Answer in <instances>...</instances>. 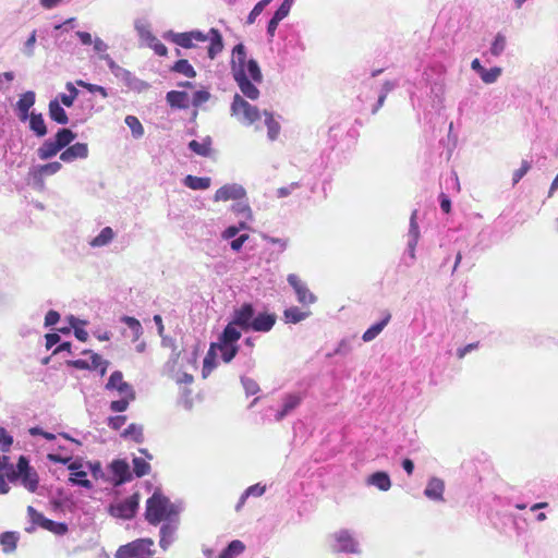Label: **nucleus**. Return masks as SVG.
Listing matches in <instances>:
<instances>
[{
  "instance_id": "obj_47",
  "label": "nucleus",
  "mask_w": 558,
  "mask_h": 558,
  "mask_svg": "<svg viewBox=\"0 0 558 558\" xmlns=\"http://www.w3.org/2000/svg\"><path fill=\"white\" fill-rule=\"evenodd\" d=\"M109 362L104 360L99 354L93 353L90 355L89 369H99L101 375H105L108 368Z\"/></svg>"
},
{
  "instance_id": "obj_26",
  "label": "nucleus",
  "mask_w": 558,
  "mask_h": 558,
  "mask_svg": "<svg viewBox=\"0 0 558 558\" xmlns=\"http://www.w3.org/2000/svg\"><path fill=\"white\" fill-rule=\"evenodd\" d=\"M214 344L216 345V350L220 351L221 359L225 363H230L238 354L239 347L235 343L219 341Z\"/></svg>"
},
{
  "instance_id": "obj_3",
  "label": "nucleus",
  "mask_w": 558,
  "mask_h": 558,
  "mask_svg": "<svg viewBox=\"0 0 558 558\" xmlns=\"http://www.w3.org/2000/svg\"><path fill=\"white\" fill-rule=\"evenodd\" d=\"M236 82L242 94L251 100H256L259 97V90L254 83L263 81V74L257 61L251 59L247 62V73H238L233 77Z\"/></svg>"
},
{
  "instance_id": "obj_35",
  "label": "nucleus",
  "mask_w": 558,
  "mask_h": 558,
  "mask_svg": "<svg viewBox=\"0 0 558 558\" xmlns=\"http://www.w3.org/2000/svg\"><path fill=\"white\" fill-rule=\"evenodd\" d=\"M175 532V526L171 524H163L160 529L159 545L163 550H167L172 543V536Z\"/></svg>"
},
{
  "instance_id": "obj_15",
  "label": "nucleus",
  "mask_w": 558,
  "mask_h": 558,
  "mask_svg": "<svg viewBox=\"0 0 558 558\" xmlns=\"http://www.w3.org/2000/svg\"><path fill=\"white\" fill-rule=\"evenodd\" d=\"M390 319H391V313L388 310H385L381 313V319L378 323L372 325L363 333V336H362L363 341L369 342V341L374 340L384 330V328L388 325Z\"/></svg>"
},
{
  "instance_id": "obj_1",
  "label": "nucleus",
  "mask_w": 558,
  "mask_h": 558,
  "mask_svg": "<svg viewBox=\"0 0 558 558\" xmlns=\"http://www.w3.org/2000/svg\"><path fill=\"white\" fill-rule=\"evenodd\" d=\"M209 40L207 54L210 60H214L223 50V39L217 28H210L207 34L201 31H191L185 33H178L172 35V41L178 46L190 49L194 47V41Z\"/></svg>"
},
{
  "instance_id": "obj_34",
  "label": "nucleus",
  "mask_w": 558,
  "mask_h": 558,
  "mask_svg": "<svg viewBox=\"0 0 558 558\" xmlns=\"http://www.w3.org/2000/svg\"><path fill=\"white\" fill-rule=\"evenodd\" d=\"M76 138V134L70 129H60L54 135L53 141L60 146L61 150L69 146Z\"/></svg>"
},
{
  "instance_id": "obj_57",
  "label": "nucleus",
  "mask_w": 558,
  "mask_h": 558,
  "mask_svg": "<svg viewBox=\"0 0 558 558\" xmlns=\"http://www.w3.org/2000/svg\"><path fill=\"white\" fill-rule=\"evenodd\" d=\"M210 97V94L207 90H197L193 95L192 105L194 107H198L206 102Z\"/></svg>"
},
{
  "instance_id": "obj_42",
  "label": "nucleus",
  "mask_w": 558,
  "mask_h": 558,
  "mask_svg": "<svg viewBox=\"0 0 558 558\" xmlns=\"http://www.w3.org/2000/svg\"><path fill=\"white\" fill-rule=\"evenodd\" d=\"M135 29L140 36V38L145 41L147 45H149L156 36L150 32L149 25L144 22H136L135 23Z\"/></svg>"
},
{
  "instance_id": "obj_58",
  "label": "nucleus",
  "mask_w": 558,
  "mask_h": 558,
  "mask_svg": "<svg viewBox=\"0 0 558 558\" xmlns=\"http://www.w3.org/2000/svg\"><path fill=\"white\" fill-rule=\"evenodd\" d=\"M148 47L160 57H165L168 53L167 47L157 37L148 45Z\"/></svg>"
},
{
  "instance_id": "obj_43",
  "label": "nucleus",
  "mask_w": 558,
  "mask_h": 558,
  "mask_svg": "<svg viewBox=\"0 0 558 558\" xmlns=\"http://www.w3.org/2000/svg\"><path fill=\"white\" fill-rule=\"evenodd\" d=\"M43 530L49 531L54 535H64L68 533V525L63 522H54L50 519L44 522Z\"/></svg>"
},
{
  "instance_id": "obj_24",
  "label": "nucleus",
  "mask_w": 558,
  "mask_h": 558,
  "mask_svg": "<svg viewBox=\"0 0 558 558\" xmlns=\"http://www.w3.org/2000/svg\"><path fill=\"white\" fill-rule=\"evenodd\" d=\"M61 168H62V165L59 161L48 162L46 165L36 167L33 170V177L35 179H43L45 177L52 175V174L59 172L61 170Z\"/></svg>"
},
{
  "instance_id": "obj_21",
  "label": "nucleus",
  "mask_w": 558,
  "mask_h": 558,
  "mask_svg": "<svg viewBox=\"0 0 558 558\" xmlns=\"http://www.w3.org/2000/svg\"><path fill=\"white\" fill-rule=\"evenodd\" d=\"M367 484L376 486L378 489L383 492H387L391 487V481L387 472L378 471L373 473L367 478Z\"/></svg>"
},
{
  "instance_id": "obj_38",
  "label": "nucleus",
  "mask_w": 558,
  "mask_h": 558,
  "mask_svg": "<svg viewBox=\"0 0 558 558\" xmlns=\"http://www.w3.org/2000/svg\"><path fill=\"white\" fill-rule=\"evenodd\" d=\"M216 345L211 344L203 362V376L206 377L216 367Z\"/></svg>"
},
{
  "instance_id": "obj_4",
  "label": "nucleus",
  "mask_w": 558,
  "mask_h": 558,
  "mask_svg": "<svg viewBox=\"0 0 558 558\" xmlns=\"http://www.w3.org/2000/svg\"><path fill=\"white\" fill-rule=\"evenodd\" d=\"M173 513L169 499L161 494L154 493L146 501L145 519L151 525H157Z\"/></svg>"
},
{
  "instance_id": "obj_9",
  "label": "nucleus",
  "mask_w": 558,
  "mask_h": 558,
  "mask_svg": "<svg viewBox=\"0 0 558 558\" xmlns=\"http://www.w3.org/2000/svg\"><path fill=\"white\" fill-rule=\"evenodd\" d=\"M68 469L71 471L69 478L71 483L88 489L93 487L92 482L87 480V472L84 470V464L82 461L76 460L71 462L68 465Z\"/></svg>"
},
{
  "instance_id": "obj_39",
  "label": "nucleus",
  "mask_w": 558,
  "mask_h": 558,
  "mask_svg": "<svg viewBox=\"0 0 558 558\" xmlns=\"http://www.w3.org/2000/svg\"><path fill=\"white\" fill-rule=\"evenodd\" d=\"M112 239H113L112 229L110 227H106L100 231V233L97 236H95L90 241V245L94 247L104 246V245L108 244Z\"/></svg>"
},
{
  "instance_id": "obj_60",
  "label": "nucleus",
  "mask_w": 558,
  "mask_h": 558,
  "mask_svg": "<svg viewBox=\"0 0 558 558\" xmlns=\"http://www.w3.org/2000/svg\"><path fill=\"white\" fill-rule=\"evenodd\" d=\"M245 228H246V225L244 222H241L239 227H234V226L229 227L223 231L222 236L225 239H231V238L235 236L241 229H245Z\"/></svg>"
},
{
  "instance_id": "obj_28",
  "label": "nucleus",
  "mask_w": 558,
  "mask_h": 558,
  "mask_svg": "<svg viewBox=\"0 0 558 558\" xmlns=\"http://www.w3.org/2000/svg\"><path fill=\"white\" fill-rule=\"evenodd\" d=\"M8 470H10L11 472H9L7 475H8V478L10 481H15L17 480L22 474L24 473H27L29 472L32 469L29 468V463H28V460L26 457L24 456H21L17 460V464H16V470L13 469V465H10L8 466Z\"/></svg>"
},
{
  "instance_id": "obj_12",
  "label": "nucleus",
  "mask_w": 558,
  "mask_h": 558,
  "mask_svg": "<svg viewBox=\"0 0 558 558\" xmlns=\"http://www.w3.org/2000/svg\"><path fill=\"white\" fill-rule=\"evenodd\" d=\"M114 485H121L132 480L129 464L124 460H114L110 464Z\"/></svg>"
},
{
  "instance_id": "obj_62",
  "label": "nucleus",
  "mask_w": 558,
  "mask_h": 558,
  "mask_svg": "<svg viewBox=\"0 0 558 558\" xmlns=\"http://www.w3.org/2000/svg\"><path fill=\"white\" fill-rule=\"evenodd\" d=\"M248 234H241L239 238L231 241L230 246L233 251H240L243 244L247 241Z\"/></svg>"
},
{
  "instance_id": "obj_19",
  "label": "nucleus",
  "mask_w": 558,
  "mask_h": 558,
  "mask_svg": "<svg viewBox=\"0 0 558 558\" xmlns=\"http://www.w3.org/2000/svg\"><path fill=\"white\" fill-rule=\"evenodd\" d=\"M48 113L50 119L59 124H66L69 122V117L65 110L61 107L59 99L50 100L48 105Z\"/></svg>"
},
{
  "instance_id": "obj_64",
  "label": "nucleus",
  "mask_w": 558,
  "mask_h": 558,
  "mask_svg": "<svg viewBox=\"0 0 558 558\" xmlns=\"http://www.w3.org/2000/svg\"><path fill=\"white\" fill-rule=\"evenodd\" d=\"M440 208L446 214H449L451 210V202L445 193L440 194Z\"/></svg>"
},
{
  "instance_id": "obj_44",
  "label": "nucleus",
  "mask_w": 558,
  "mask_h": 558,
  "mask_svg": "<svg viewBox=\"0 0 558 558\" xmlns=\"http://www.w3.org/2000/svg\"><path fill=\"white\" fill-rule=\"evenodd\" d=\"M133 472L137 477L147 475L150 472V464L144 458L136 457L133 459Z\"/></svg>"
},
{
  "instance_id": "obj_6",
  "label": "nucleus",
  "mask_w": 558,
  "mask_h": 558,
  "mask_svg": "<svg viewBox=\"0 0 558 558\" xmlns=\"http://www.w3.org/2000/svg\"><path fill=\"white\" fill-rule=\"evenodd\" d=\"M289 284L293 288L298 301L303 305H311L316 302L317 298L310 291L305 282L295 274L288 275Z\"/></svg>"
},
{
  "instance_id": "obj_63",
  "label": "nucleus",
  "mask_w": 558,
  "mask_h": 558,
  "mask_svg": "<svg viewBox=\"0 0 558 558\" xmlns=\"http://www.w3.org/2000/svg\"><path fill=\"white\" fill-rule=\"evenodd\" d=\"M281 21H282L281 19L277 17L275 15L270 19V21L268 22V26H267V33L270 37H272L275 35L277 27Z\"/></svg>"
},
{
  "instance_id": "obj_31",
  "label": "nucleus",
  "mask_w": 558,
  "mask_h": 558,
  "mask_svg": "<svg viewBox=\"0 0 558 558\" xmlns=\"http://www.w3.org/2000/svg\"><path fill=\"white\" fill-rule=\"evenodd\" d=\"M245 549V545L239 541H232L218 556V558H235L242 554Z\"/></svg>"
},
{
  "instance_id": "obj_40",
  "label": "nucleus",
  "mask_w": 558,
  "mask_h": 558,
  "mask_svg": "<svg viewBox=\"0 0 558 558\" xmlns=\"http://www.w3.org/2000/svg\"><path fill=\"white\" fill-rule=\"evenodd\" d=\"M284 318L288 323L296 324L308 316V313L302 312L299 307L292 306L284 311Z\"/></svg>"
},
{
  "instance_id": "obj_17",
  "label": "nucleus",
  "mask_w": 558,
  "mask_h": 558,
  "mask_svg": "<svg viewBox=\"0 0 558 558\" xmlns=\"http://www.w3.org/2000/svg\"><path fill=\"white\" fill-rule=\"evenodd\" d=\"M445 490V483L442 480L433 477L428 481L424 494L427 498L433 500H442Z\"/></svg>"
},
{
  "instance_id": "obj_50",
  "label": "nucleus",
  "mask_w": 558,
  "mask_h": 558,
  "mask_svg": "<svg viewBox=\"0 0 558 558\" xmlns=\"http://www.w3.org/2000/svg\"><path fill=\"white\" fill-rule=\"evenodd\" d=\"M506 48V37L502 34H497L495 37V40L492 44L490 47V53L495 57H498L501 54V52Z\"/></svg>"
},
{
  "instance_id": "obj_7",
  "label": "nucleus",
  "mask_w": 558,
  "mask_h": 558,
  "mask_svg": "<svg viewBox=\"0 0 558 558\" xmlns=\"http://www.w3.org/2000/svg\"><path fill=\"white\" fill-rule=\"evenodd\" d=\"M138 508V496L137 494L118 502L110 507V513L120 519H132Z\"/></svg>"
},
{
  "instance_id": "obj_49",
  "label": "nucleus",
  "mask_w": 558,
  "mask_h": 558,
  "mask_svg": "<svg viewBox=\"0 0 558 558\" xmlns=\"http://www.w3.org/2000/svg\"><path fill=\"white\" fill-rule=\"evenodd\" d=\"M124 437H131L136 442L143 440V428L136 424H131L122 434Z\"/></svg>"
},
{
  "instance_id": "obj_13",
  "label": "nucleus",
  "mask_w": 558,
  "mask_h": 558,
  "mask_svg": "<svg viewBox=\"0 0 558 558\" xmlns=\"http://www.w3.org/2000/svg\"><path fill=\"white\" fill-rule=\"evenodd\" d=\"M88 156V147L85 143H75L68 146L61 154L60 159L64 162H72L75 159H83Z\"/></svg>"
},
{
  "instance_id": "obj_52",
  "label": "nucleus",
  "mask_w": 558,
  "mask_h": 558,
  "mask_svg": "<svg viewBox=\"0 0 558 558\" xmlns=\"http://www.w3.org/2000/svg\"><path fill=\"white\" fill-rule=\"evenodd\" d=\"M241 383L243 385V388L248 396H254L259 391V386L257 381L250 377H242Z\"/></svg>"
},
{
  "instance_id": "obj_33",
  "label": "nucleus",
  "mask_w": 558,
  "mask_h": 558,
  "mask_svg": "<svg viewBox=\"0 0 558 558\" xmlns=\"http://www.w3.org/2000/svg\"><path fill=\"white\" fill-rule=\"evenodd\" d=\"M189 148L199 156L208 157L211 153V141L210 138H206L203 142L193 140L189 143Z\"/></svg>"
},
{
  "instance_id": "obj_8",
  "label": "nucleus",
  "mask_w": 558,
  "mask_h": 558,
  "mask_svg": "<svg viewBox=\"0 0 558 558\" xmlns=\"http://www.w3.org/2000/svg\"><path fill=\"white\" fill-rule=\"evenodd\" d=\"M247 62L246 60V51L243 44H238L234 46L232 50V59H231V72L233 77L238 75V73H247Z\"/></svg>"
},
{
  "instance_id": "obj_55",
  "label": "nucleus",
  "mask_w": 558,
  "mask_h": 558,
  "mask_svg": "<svg viewBox=\"0 0 558 558\" xmlns=\"http://www.w3.org/2000/svg\"><path fill=\"white\" fill-rule=\"evenodd\" d=\"M531 169V163L527 160H523L521 167L517 169L512 174V183L517 184Z\"/></svg>"
},
{
  "instance_id": "obj_59",
  "label": "nucleus",
  "mask_w": 558,
  "mask_h": 558,
  "mask_svg": "<svg viewBox=\"0 0 558 558\" xmlns=\"http://www.w3.org/2000/svg\"><path fill=\"white\" fill-rule=\"evenodd\" d=\"M125 422H126L125 415H117V416L109 417L108 425L112 429L118 430L125 424Z\"/></svg>"
},
{
  "instance_id": "obj_36",
  "label": "nucleus",
  "mask_w": 558,
  "mask_h": 558,
  "mask_svg": "<svg viewBox=\"0 0 558 558\" xmlns=\"http://www.w3.org/2000/svg\"><path fill=\"white\" fill-rule=\"evenodd\" d=\"M265 123L268 130V137L270 141L277 140L280 133V124L275 120L274 116L268 111H264Z\"/></svg>"
},
{
  "instance_id": "obj_27",
  "label": "nucleus",
  "mask_w": 558,
  "mask_h": 558,
  "mask_svg": "<svg viewBox=\"0 0 558 558\" xmlns=\"http://www.w3.org/2000/svg\"><path fill=\"white\" fill-rule=\"evenodd\" d=\"M59 151H61L60 146H58L53 140H47L37 149V155H38L39 159L47 160V159L56 156Z\"/></svg>"
},
{
  "instance_id": "obj_61",
  "label": "nucleus",
  "mask_w": 558,
  "mask_h": 558,
  "mask_svg": "<svg viewBox=\"0 0 558 558\" xmlns=\"http://www.w3.org/2000/svg\"><path fill=\"white\" fill-rule=\"evenodd\" d=\"M60 319V315L57 311L50 310L45 317V325L46 326H53L56 325Z\"/></svg>"
},
{
  "instance_id": "obj_32",
  "label": "nucleus",
  "mask_w": 558,
  "mask_h": 558,
  "mask_svg": "<svg viewBox=\"0 0 558 558\" xmlns=\"http://www.w3.org/2000/svg\"><path fill=\"white\" fill-rule=\"evenodd\" d=\"M210 178L204 177H195V175H186L184 179V184L191 190H207L210 186Z\"/></svg>"
},
{
  "instance_id": "obj_37",
  "label": "nucleus",
  "mask_w": 558,
  "mask_h": 558,
  "mask_svg": "<svg viewBox=\"0 0 558 558\" xmlns=\"http://www.w3.org/2000/svg\"><path fill=\"white\" fill-rule=\"evenodd\" d=\"M21 481L23 486L31 493L36 492L38 487V475L35 471L31 470L27 473L22 474Z\"/></svg>"
},
{
  "instance_id": "obj_18",
  "label": "nucleus",
  "mask_w": 558,
  "mask_h": 558,
  "mask_svg": "<svg viewBox=\"0 0 558 558\" xmlns=\"http://www.w3.org/2000/svg\"><path fill=\"white\" fill-rule=\"evenodd\" d=\"M34 104H35V93L34 92H26L20 97V99L16 104V108L20 112L19 117L22 121H25L28 118L29 109L34 106Z\"/></svg>"
},
{
  "instance_id": "obj_53",
  "label": "nucleus",
  "mask_w": 558,
  "mask_h": 558,
  "mask_svg": "<svg viewBox=\"0 0 558 558\" xmlns=\"http://www.w3.org/2000/svg\"><path fill=\"white\" fill-rule=\"evenodd\" d=\"M13 444V437L8 434L5 428L0 427V450L8 452Z\"/></svg>"
},
{
  "instance_id": "obj_2",
  "label": "nucleus",
  "mask_w": 558,
  "mask_h": 558,
  "mask_svg": "<svg viewBox=\"0 0 558 558\" xmlns=\"http://www.w3.org/2000/svg\"><path fill=\"white\" fill-rule=\"evenodd\" d=\"M106 389L109 391H116L119 396V400L111 401L110 409L113 412H124L131 401L135 399V391L131 384L124 380L123 374L120 371H114L107 384Z\"/></svg>"
},
{
  "instance_id": "obj_51",
  "label": "nucleus",
  "mask_w": 558,
  "mask_h": 558,
  "mask_svg": "<svg viewBox=\"0 0 558 558\" xmlns=\"http://www.w3.org/2000/svg\"><path fill=\"white\" fill-rule=\"evenodd\" d=\"M265 490H266V487L262 486L260 484H255V485L250 486L245 490V493L242 495V497L240 499V506L244 504L245 499L248 496L259 497V496H262L265 493Z\"/></svg>"
},
{
  "instance_id": "obj_30",
  "label": "nucleus",
  "mask_w": 558,
  "mask_h": 558,
  "mask_svg": "<svg viewBox=\"0 0 558 558\" xmlns=\"http://www.w3.org/2000/svg\"><path fill=\"white\" fill-rule=\"evenodd\" d=\"M236 326L238 325L233 322L229 323L219 337V341L235 343L241 338V331L236 328Z\"/></svg>"
},
{
  "instance_id": "obj_20",
  "label": "nucleus",
  "mask_w": 558,
  "mask_h": 558,
  "mask_svg": "<svg viewBox=\"0 0 558 558\" xmlns=\"http://www.w3.org/2000/svg\"><path fill=\"white\" fill-rule=\"evenodd\" d=\"M302 401V397L300 395L291 393L287 395L283 398L282 410L279 411L276 415L277 421H281L287 414H289L292 410H294Z\"/></svg>"
},
{
  "instance_id": "obj_16",
  "label": "nucleus",
  "mask_w": 558,
  "mask_h": 558,
  "mask_svg": "<svg viewBox=\"0 0 558 558\" xmlns=\"http://www.w3.org/2000/svg\"><path fill=\"white\" fill-rule=\"evenodd\" d=\"M335 538L338 543V549L340 551H345V553H356L357 551L356 542L354 541V538L348 531L342 530V531L336 533Z\"/></svg>"
},
{
  "instance_id": "obj_48",
  "label": "nucleus",
  "mask_w": 558,
  "mask_h": 558,
  "mask_svg": "<svg viewBox=\"0 0 558 558\" xmlns=\"http://www.w3.org/2000/svg\"><path fill=\"white\" fill-rule=\"evenodd\" d=\"M500 74H501V69L498 66H495L489 70H487V69L483 70V72L480 76L484 83L492 84L498 80Z\"/></svg>"
},
{
  "instance_id": "obj_5",
  "label": "nucleus",
  "mask_w": 558,
  "mask_h": 558,
  "mask_svg": "<svg viewBox=\"0 0 558 558\" xmlns=\"http://www.w3.org/2000/svg\"><path fill=\"white\" fill-rule=\"evenodd\" d=\"M231 113L242 123L251 125L260 119V112L256 106L247 102L242 96L235 94L231 104Z\"/></svg>"
},
{
  "instance_id": "obj_29",
  "label": "nucleus",
  "mask_w": 558,
  "mask_h": 558,
  "mask_svg": "<svg viewBox=\"0 0 558 558\" xmlns=\"http://www.w3.org/2000/svg\"><path fill=\"white\" fill-rule=\"evenodd\" d=\"M29 128L38 136L43 137L47 134V126L41 113H31Z\"/></svg>"
},
{
  "instance_id": "obj_11",
  "label": "nucleus",
  "mask_w": 558,
  "mask_h": 558,
  "mask_svg": "<svg viewBox=\"0 0 558 558\" xmlns=\"http://www.w3.org/2000/svg\"><path fill=\"white\" fill-rule=\"evenodd\" d=\"M254 319V308L250 303L243 304L239 310L234 312L233 323L240 326L244 330L251 329V324Z\"/></svg>"
},
{
  "instance_id": "obj_10",
  "label": "nucleus",
  "mask_w": 558,
  "mask_h": 558,
  "mask_svg": "<svg viewBox=\"0 0 558 558\" xmlns=\"http://www.w3.org/2000/svg\"><path fill=\"white\" fill-rule=\"evenodd\" d=\"M245 195V191L238 184H226L218 189L215 193L216 202H227L230 199H240Z\"/></svg>"
},
{
  "instance_id": "obj_54",
  "label": "nucleus",
  "mask_w": 558,
  "mask_h": 558,
  "mask_svg": "<svg viewBox=\"0 0 558 558\" xmlns=\"http://www.w3.org/2000/svg\"><path fill=\"white\" fill-rule=\"evenodd\" d=\"M268 4L269 0H260L259 2H257L247 16V23L253 24L256 17L263 12L265 7Z\"/></svg>"
},
{
  "instance_id": "obj_41",
  "label": "nucleus",
  "mask_w": 558,
  "mask_h": 558,
  "mask_svg": "<svg viewBox=\"0 0 558 558\" xmlns=\"http://www.w3.org/2000/svg\"><path fill=\"white\" fill-rule=\"evenodd\" d=\"M172 70L191 78L196 76L194 68L189 63L186 59L178 60L172 66Z\"/></svg>"
},
{
  "instance_id": "obj_22",
  "label": "nucleus",
  "mask_w": 558,
  "mask_h": 558,
  "mask_svg": "<svg viewBox=\"0 0 558 558\" xmlns=\"http://www.w3.org/2000/svg\"><path fill=\"white\" fill-rule=\"evenodd\" d=\"M19 533L7 531L0 535V545L4 554H12L15 551L19 542Z\"/></svg>"
},
{
  "instance_id": "obj_25",
  "label": "nucleus",
  "mask_w": 558,
  "mask_h": 558,
  "mask_svg": "<svg viewBox=\"0 0 558 558\" xmlns=\"http://www.w3.org/2000/svg\"><path fill=\"white\" fill-rule=\"evenodd\" d=\"M27 514L31 521V526L25 527L27 533L34 532L37 527H44V522H47V518L33 506L27 507Z\"/></svg>"
},
{
  "instance_id": "obj_45",
  "label": "nucleus",
  "mask_w": 558,
  "mask_h": 558,
  "mask_svg": "<svg viewBox=\"0 0 558 558\" xmlns=\"http://www.w3.org/2000/svg\"><path fill=\"white\" fill-rule=\"evenodd\" d=\"M121 320L133 331L134 340H137L142 336L143 328L138 319L131 316H123Z\"/></svg>"
},
{
  "instance_id": "obj_23",
  "label": "nucleus",
  "mask_w": 558,
  "mask_h": 558,
  "mask_svg": "<svg viewBox=\"0 0 558 558\" xmlns=\"http://www.w3.org/2000/svg\"><path fill=\"white\" fill-rule=\"evenodd\" d=\"M166 98L171 107L180 109L189 107V95L185 92L171 90L167 93Z\"/></svg>"
},
{
  "instance_id": "obj_14",
  "label": "nucleus",
  "mask_w": 558,
  "mask_h": 558,
  "mask_svg": "<svg viewBox=\"0 0 558 558\" xmlns=\"http://www.w3.org/2000/svg\"><path fill=\"white\" fill-rule=\"evenodd\" d=\"M276 320V314L259 313L254 317L251 329L258 332H268L275 326Z\"/></svg>"
},
{
  "instance_id": "obj_56",
  "label": "nucleus",
  "mask_w": 558,
  "mask_h": 558,
  "mask_svg": "<svg viewBox=\"0 0 558 558\" xmlns=\"http://www.w3.org/2000/svg\"><path fill=\"white\" fill-rule=\"evenodd\" d=\"M294 0H283V2L280 4V7L275 12V16L283 20L290 12L292 3Z\"/></svg>"
},
{
  "instance_id": "obj_46",
  "label": "nucleus",
  "mask_w": 558,
  "mask_h": 558,
  "mask_svg": "<svg viewBox=\"0 0 558 558\" xmlns=\"http://www.w3.org/2000/svg\"><path fill=\"white\" fill-rule=\"evenodd\" d=\"M125 124L131 129L134 137L138 138L143 136L144 128L135 116H128L125 118Z\"/></svg>"
}]
</instances>
